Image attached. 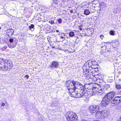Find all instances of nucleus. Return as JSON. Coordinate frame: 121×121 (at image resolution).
<instances>
[{
	"label": "nucleus",
	"mask_w": 121,
	"mask_h": 121,
	"mask_svg": "<svg viewBox=\"0 0 121 121\" xmlns=\"http://www.w3.org/2000/svg\"><path fill=\"white\" fill-rule=\"evenodd\" d=\"M69 35L70 37H73L75 35V34L73 32L71 31L69 33Z\"/></svg>",
	"instance_id": "obj_21"
},
{
	"label": "nucleus",
	"mask_w": 121,
	"mask_h": 121,
	"mask_svg": "<svg viewBox=\"0 0 121 121\" xmlns=\"http://www.w3.org/2000/svg\"><path fill=\"white\" fill-rule=\"evenodd\" d=\"M100 4L101 6H104L105 7H106V5L105 3L104 2H101Z\"/></svg>",
	"instance_id": "obj_26"
},
{
	"label": "nucleus",
	"mask_w": 121,
	"mask_h": 121,
	"mask_svg": "<svg viewBox=\"0 0 121 121\" xmlns=\"http://www.w3.org/2000/svg\"><path fill=\"white\" fill-rule=\"evenodd\" d=\"M101 111V112H102V113H103V115H104V113H103V112H104V111Z\"/></svg>",
	"instance_id": "obj_37"
},
{
	"label": "nucleus",
	"mask_w": 121,
	"mask_h": 121,
	"mask_svg": "<svg viewBox=\"0 0 121 121\" xmlns=\"http://www.w3.org/2000/svg\"><path fill=\"white\" fill-rule=\"evenodd\" d=\"M103 98L104 99V100H106L109 102L111 100V99L109 97L107 94L104 96Z\"/></svg>",
	"instance_id": "obj_16"
},
{
	"label": "nucleus",
	"mask_w": 121,
	"mask_h": 121,
	"mask_svg": "<svg viewBox=\"0 0 121 121\" xmlns=\"http://www.w3.org/2000/svg\"><path fill=\"white\" fill-rule=\"evenodd\" d=\"M89 109L91 113H95L99 110L100 107L98 105L91 106L89 107Z\"/></svg>",
	"instance_id": "obj_4"
},
{
	"label": "nucleus",
	"mask_w": 121,
	"mask_h": 121,
	"mask_svg": "<svg viewBox=\"0 0 121 121\" xmlns=\"http://www.w3.org/2000/svg\"><path fill=\"white\" fill-rule=\"evenodd\" d=\"M110 34L111 35H114V32L112 30H111L110 32Z\"/></svg>",
	"instance_id": "obj_29"
},
{
	"label": "nucleus",
	"mask_w": 121,
	"mask_h": 121,
	"mask_svg": "<svg viewBox=\"0 0 121 121\" xmlns=\"http://www.w3.org/2000/svg\"><path fill=\"white\" fill-rule=\"evenodd\" d=\"M103 113H104V115H103L104 118V117H108L109 114L107 110H104V112Z\"/></svg>",
	"instance_id": "obj_18"
},
{
	"label": "nucleus",
	"mask_w": 121,
	"mask_h": 121,
	"mask_svg": "<svg viewBox=\"0 0 121 121\" xmlns=\"http://www.w3.org/2000/svg\"><path fill=\"white\" fill-rule=\"evenodd\" d=\"M58 21L59 23H61L62 22V20L61 19H60L58 20Z\"/></svg>",
	"instance_id": "obj_31"
},
{
	"label": "nucleus",
	"mask_w": 121,
	"mask_h": 121,
	"mask_svg": "<svg viewBox=\"0 0 121 121\" xmlns=\"http://www.w3.org/2000/svg\"><path fill=\"white\" fill-rule=\"evenodd\" d=\"M71 89H72V92L73 91V92L75 91V89L74 88H73V87H71V88H69V93H70V90H71Z\"/></svg>",
	"instance_id": "obj_25"
},
{
	"label": "nucleus",
	"mask_w": 121,
	"mask_h": 121,
	"mask_svg": "<svg viewBox=\"0 0 121 121\" xmlns=\"http://www.w3.org/2000/svg\"><path fill=\"white\" fill-rule=\"evenodd\" d=\"M4 70H9L13 66L11 61L10 60L4 61Z\"/></svg>",
	"instance_id": "obj_3"
},
{
	"label": "nucleus",
	"mask_w": 121,
	"mask_h": 121,
	"mask_svg": "<svg viewBox=\"0 0 121 121\" xmlns=\"http://www.w3.org/2000/svg\"><path fill=\"white\" fill-rule=\"evenodd\" d=\"M92 94L93 95H95L96 94H97V91L93 90L92 91Z\"/></svg>",
	"instance_id": "obj_28"
},
{
	"label": "nucleus",
	"mask_w": 121,
	"mask_h": 121,
	"mask_svg": "<svg viewBox=\"0 0 121 121\" xmlns=\"http://www.w3.org/2000/svg\"><path fill=\"white\" fill-rule=\"evenodd\" d=\"M103 113H102L101 111H97L95 114L96 116L98 117L99 118H104V116L103 115Z\"/></svg>",
	"instance_id": "obj_10"
},
{
	"label": "nucleus",
	"mask_w": 121,
	"mask_h": 121,
	"mask_svg": "<svg viewBox=\"0 0 121 121\" xmlns=\"http://www.w3.org/2000/svg\"><path fill=\"white\" fill-rule=\"evenodd\" d=\"M56 32H59V30H56Z\"/></svg>",
	"instance_id": "obj_41"
},
{
	"label": "nucleus",
	"mask_w": 121,
	"mask_h": 121,
	"mask_svg": "<svg viewBox=\"0 0 121 121\" xmlns=\"http://www.w3.org/2000/svg\"><path fill=\"white\" fill-rule=\"evenodd\" d=\"M53 2L55 4H57V1L54 0Z\"/></svg>",
	"instance_id": "obj_34"
},
{
	"label": "nucleus",
	"mask_w": 121,
	"mask_h": 121,
	"mask_svg": "<svg viewBox=\"0 0 121 121\" xmlns=\"http://www.w3.org/2000/svg\"><path fill=\"white\" fill-rule=\"evenodd\" d=\"M15 47V46L14 45L13 46H12V47L13 48H14Z\"/></svg>",
	"instance_id": "obj_43"
},
{
	"label": "nucleus",
	"mask_w": 121,
	"mask_h": 121,
	"mask_svg": "<svg viewBox=\"0 0 121 121\" xmlns=\"http://www.w3.org/2000/svg\"><path fill=\"white\" fill-rule=\"evenodd\" d=\"M68 121H78V117L75 113L72 112H69L65 115Z\"/></svg>",
	"instance_id": "obj_1"
},
{
	"label": "nucleus",
	"mask_w": 121,
	"mask_h": 121,
	"mask_svg": "<svg viewBox=\"0 0 121 121\" xmlns=\"http://www.w3.org/2000/svg\"><path fill=\"white\" fill-rule=\"evenodd\" d=\"M82 93L83 94V96H87L88 95L87 92L86 91H82Z\"/></svg>",
	"instance_id": "obj_23"
},
{
	"label": "nucleus",
	"mask_w": 121,
	"mask_h": 121,
	"mask_svg": "<svg viewBox=\"0 0 121 121\" xmlns=\"http://www.w3.org/2000/svg\"><path fill=\"white\" fill-rule=\"evenodd\" d=\"M121 102V96H117L115 97L112 101L111 103L113 105H117Z\"/></svg>",
	"instance_id": "obj_5"
},
{
	"label": "nucleus",
	"mask_w": 121,
	"mask_h": 121,
	"mask_svg": "<svg viewBox=\"0 0 121 121\" xmlns=\"http://www.w3.org/2000/svg\"><path fill=\"white\" fill-rule=\"evenodd\" d=\"M4 61V62H0V68L1 69L4 70L5 66Z\"/></svg>",
	"instance_id": "obj_17"
},
{
	"label": "nucleus",
	"mask_w": 121,
	"mask_h": 121,
	"mask_svg": "<svg viewBox=\"0 0 121 121\" xmlns=\"http://www.w3.org/2000/svg\"><path fill=\"white\" fill-rule=\"evenodd\" d=\"M58 65V63L53 61L52 64L50 65V67H51L52 68L56 67V68L57 67Z\"/></svg>",
	"instance_id": "obj_14"
},
{
	"label": "nucleus",
	"mask_w": 121,
	"mask_h": 121,
	"mask_svg": "<svg viewBox=\"0 0 121 121\" xmlns=\"http://www.w3.org/2000/svg\"><path fill=\"white\" fill-rule=\"evenodd\" d=\"M74 81H67L65 83V85L66 86L68 87H69V88H71V87H73Z\"/></svg>",
	"instance_id": "obj_8"
},
{
	"label": "nucleus",
	"mask_w": 121,
	"mask_h": 121,
	"mask_svg": "<svg viewBox=\"0 0 121 121\" xmlns=\"http://www.w3.org/2000/svg\"><path fill=\"white\" fill-rule=\"evenodd\" d=\"M29 77V76H28V75H26L25 76V77H26L27 79Z\"/></svg>",
	"instance_id": "obj_33"
},
{
	"label": "nucleus",
	"mask_w": 121,
	"mask_h": 121,
	"mask_svg": "<svg viewBox=\"0 0 121 121\" xmlns=\"http://www.w3.org/2000/svg\"><path fill=\"white\" fill-rule=\"evenodd\" d=\"M4 48H5L6 49V48L7 46H4Z\"/></svg>",
	"instance_id": "obj_39"
},
{
	"label": "nucleus",
	"mask_w": 121,
	"mask_h": 121,
	"mask_svg": "<svg viewBox=\"0 0 121 121\" xmlns=\"http://www.w3.org/2000/svg\"><path fill=\"white\" fill-rule=\"evenodd\" d=\"M5 104L4 103H2V104L1 105L2 106H4L5 105Z\"/></svg>",
	"instance_id": "obj_35"
},
{
	"label": "nucleus",
	"mask_w": 121,
	"mask_h": 121,
	"mask_svg": "<svg viewBox=\"0 0 121 121\" xmlns=\"http://www.w3.org/2000/svg\"><path fill=\"white\" fill-rule=\"evenodd\" d=\"M96 71L95 70H94V69L93 71V72H96Z\"/></svg>",
	"instance_id": "obj_40"
},
{
	"label": "nucleus",
	"mask_w": 121,
	"mask_h": 121,
	"mask_svg": "<svg viewBox=\"0 0 121 121\" xmlns=\"http://www.w3.org/2000/svg\"><path fill=\"white\" fill-rule=\"evenodd\" d=\"M91 62H86L85 63L83 67V72L86 74L88 73L90 71V66L91 65Z\"/></svg>",
	"instance_id": "obj_2"
},
{
	"label": "nucleus",
	"mask_w": 121,
	"mask_h": 121,
	"mask_svg": "<svg viewBox=\"0 0 121 121\" xmlns=\"http://www.w3.org/2000/svg\"><path fill=\"white\" fill-rule=\"evenodd\" d=\"M76 96L77 98L81 97L83 96L82 92V93L79 92V91L77 92Z\"/></svg>",
	"instance_id": "obj_19"
},
{
	"label": "nucleus",
	"mask_w": 121,
	"mask_h": 121,
	"mask_svg": "<svg viewBox=\"0 0 121 121\" xmlns=\"http://www.w3.org/2000/svg\"><path fill=\"white\" fill-rule=\"evenodd\" d=\"M90 13V11L88 9L85 10L84 12V14L86 15H88Z\"/></svg>",
	"instance_id": "obj_20"
},
{
	"label": "nucleus",
	"mask_w": 121,
	"mask_h": 121,
	"mask_svg": "<svg viewBox=\"0 0 121 121\" xmlns=\"http://www.w3.org/2000/svg\"><path fill=\"white\" fill-rule=\"evenodd\" d=\"M121 79H119V81H121Z\"/></svg>",
	"instance_id": "obj_45"
},
{
	"label": "nucleus",
	"mask_w": 121,
	"mask_h": 121,
	"mask_svg": "<svg viewBox=\"0 0 121 121\" xmlns=\"http://www.w3.org/2000/svg\"><path fill=\"white\" fill-rule=\"evenodd\" d=\"M13 39H10L9 40V41L11 43L13 42Z\"/></svg>",
	"instance_id": "obj_32"
},
{
	"label": "nucleus",
	"mask_w": 121,
	"mask_h": 121,
	"mask_svg": "<svg viewBox=\"0 0 121 121\" xmlns=\"http://www.w3.org/2000/svg\"><path fill=\"white\" fill-rule=\"evenodd\" d=\"M107 87L108 88L109 87H110L109 86V85H107Z\"/></svg>",
	"instance_id": "obj_42"
},
{
	"label": "nucleus",
	"mask_w": 121,
	"mask_h": 121,
	"mask_svg": "<svg viewBox=\"0 0 121 121\" xmlns=\"http://www.w3.org/2000/svg\"><path fill=\"white\" fill-rule=\"evenodd\" d=\"M34 26L33 24H31L30 26H29V29L30 30L32 28H34Z\"/></svg>",
	"instance_id": "obj_27"
},
{
	"label": "nucleus",
	"mask_w": 121,
	"mask_h": 121,
	"mask_svg": "<svg viewBox=\"0 0 121 121\" xmlns=\"http://www.w3.org/2000/svg\"><path fill=\"white\" fill-rule=\"evenodd\" d=\"M116 88L118 90L121 89V86L119 84L116 85Z\"/></svg>",
	"instance_id": "obj_24"
},
{
	"label": "nucleus",
	"mask_w": 121,
	"mask_h": 121,
	"mask_svg": "<svg viewBox=\"0 0 121 121\" xmlns=\"http://www.w3.org/2000/svg\"><path fill=\"white\" fill-rule=\"evenodd\" d=\"M118 121H121V117L119 119V120H118Z\"/></svg>",
	"instance_id": "obj_38"
},
{
	"label": "nucleus",
	"mask_w": 121,
	"mask_h": 121,
	"mask_svg": "<svg viewBox=\"0 0 121 121\" xmlns=\"http://www.w3.org/2000/svg\"><path fill=\"white\" fill-rule=\"evenodd\" d=\"M91 62V64L90 66V70H91V69H96L98 68V65L97 64H95L96 62L94 61H90L89 62Z\"/></svg>",
	"instance_id": "obj_7"
},
{
	"label": "nucleus",
	"mask_w": 121,
	"mask_h": 121,
	"mask_svg": "<svg viewBox=\"0 0 121 121\" xmlns=\"http://www.w3.org/2000/svg\"><path fill=\"white\" fill-rule=\"evenodd\" d=\"M72 90V89L70 90V93H69V94L71 97H76L77 92H78V91L80 90L79 89H75V91L73 92L71 91Z\"/></svg>",
	"instance_id": "obj_6"
},
{
	"label": "nucleus",
	"mask_w": 121,
	"mask_h": 121,
	"mask_svg": "<svg viewBox=\"0 0 121 121\" xmlns=\"http://www.w3.org/2000/svg\"><path fill=\"white\" fill-rule=\"evenodd\" d=\"M59 35H60V34H59Z\"/></svg>",
	"instance_id": "obj_48"
},
{
	"label": "nucleus",
	"mask_w": 121,
	"mask_h": 121,
	"mask_svg": "<svg viewBox=\"0 0 121 121\" xmlns=\"http://www.w3.org/2000/svg\"><path fill=\"white\" fill-rule=\"evenodd\" d=\"M14 30L12 29H9L7 30V32L8 35L12 36L13 34Z\"/></svg>",
	"instance_id": "obj_13"
},
{
	"label": "nucleus",
	"mask_w": 121,
	"mask_h": 121,
	"mask_svg": "<svg viewBox=\"0 0 121 121\" xmlns=\"http://www.w3.org/2000/svg\"><path fill=\"white\" fill-rule=\"evenodd\" d=\"M49 22L52 24H53L54 23V21H50Z\"/></svg>",
	"instance_id": "obj_30"
},
{
	"label": "nucleus",
	"mask_w": 121,
	"mask_h": 121,
	"mask_svg": "<svg viewBox=\"0 0 121 121\" xmlns=\"http://www.w3.org/2000/svg\"><path fill=\"white\" fill-rule=\"evenodd\" d=\"M81 121H87L86 120H82Z\"/></svg>",
	"instance_id": "obj_44"
},
{
	"label": "nucleus",
	"mask_w": 121,
	"mask_h": 121,
	"mask_svg": "<svg viewBox=\"0 0 121 121\" xmlns=\"http://www.w3.org/2000/svg\"><path fill=\"white\" fill-rule=\"evenodd\" d=\"M103 39V38H101V39Z\"/></svg>",
	"instance_id": "obj_46"
},
{
	"label": "nucleus",
	"mask_w": 121,
	"mask_h": 121,
	"mask_svg": "<svg viewBox=\"0 0 121 121\" xmlns=\"http://www.w3.org/2000/svg\"><path fill=\"white\" fill-rule=\"evenodd\" d=\"M80 30H82L81 29H80Z\"/></svg>",
	"instance_id": "obj_47"
},
{
	"label": "nucleus",
	"mask_w": 121,
	"mask_h": 121,
	"mask_svg": "<svg viewBox=\"0 0 121 121\" xmlns=\"http://www.w3.org/2000/svg\"><path fill=\"white\" fill-rule=\"evenodd\" d=\"M107 95L110 98L111 100L112 99L114 96L115 94L114 92H110L108 93L107 94Z\"/></svg>",
	"instance_id": "obj_15"
},
{
	"label": "nucleus",
	"mask_w": 121,
	"mask_h": 121,
	"mask_svg": "<svg viewBox=\"0 0 121 121\" xmlns=\"http://www.w3.org/2000/svg\"><path fill=\"white\" fill-rule=\"evenodd\" d=\"M104 37V36L103 35H101L100 36V38H102V37Z\"/></svg>",
	"instance_id": "obj_36"
},
{
	"label": "nucleus",
	"mask_w": 121,
	"mask_h": 121,
	"mask_svg": "<svg viewBox=\"0 0 121 121\" xmlns=\"http://www.w3.org/2000/svg\"><path fill=\"white\" fill-rule=\"evenodd\" d=\"M109 103V102L108 101L104 100V99L103 98L102 101L101 103V105L103 107L106 106Z\"/></svg>",
	"instance_id": "obj_12"
},
{
	"label": "nucleus",
	"mask_w": 121,
	"mask_h": 121,
	"mask_svg": "<svg viewBox=\"0 0 121 121\" xmlns=\"http://www.w3.org/2000/svg\"><path fill=\"white\" fill-rule=\"evenodd\" d=\"M73 83H74L73 85V86L74 87V88L76 90L77 89H79V88H80V83L78 82H75L74 81Z\"/></svg>",
	"instance_id": "obj_9"
},
{
	"label": "nucleus",
	"mask_w": 121,
	"mask_h": 121,
	"mask_svg": "<svg viewBox=\"0 0 121 121\" xmlns=\"http://www.w3.org/2000/svg\"><path fill=\"white\" fill-rule=\"evenodd\" d=\"M98 91H97V94H98L99 95H101L104 92V89L103 88H100L99 87Z\"/></svg>",
	"instance_id": "obj_11"
},
{
	"label": "nucleus",
	"mask_w": 121,
	"mask_h": 121,
	"mask_svg": "<svg viewBox=\"0 0 121 121\" xmlns=\"http://www.w3.org/2000/svg\"><path fill=\"white\" fill-rule=\"evenodd\" d=\"M61 35L60 36V38L65 39V34L64 33H61Z\"/></svg>",
	"instance_id": "obj_22"
}]
</instances>
